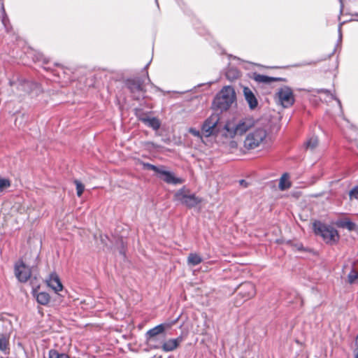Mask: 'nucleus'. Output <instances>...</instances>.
<instances>
[{
	"mask_svg": "<svg viewBox=\"0 0 358 358\" xmlns=\"http://www.w3.org/2000/svg\"><path fill=\"white\" fill-rule=\"evenodd\" d=\"M348 281L350 284H354L356 281H358V272L352 269L348 275Z\"/></svg>",
	"mask_w": 358,
	"mask_h": 358,
	"instance_id": "nucleus-27",
	"label": "nucleus"
},
{
	"mask_svg": "<svg viewBox=\"0 0 358 358\" xmlns=\"http://www.w3.org/2000/svg\"><path fill=\"white\" fill-rule=\"evenodd\" d=\"M318 145V139L316 136H311L308 139V141L305 143V146L306 149H310L311 150H314Z\"/></svg>",
	"mask_w": 358,
	"mask_h": 358,
	"instance_id": "nucleus-25",
	"label": "nucleus"
},
{
	"mask_svg": "<svg viewBox=\"0 0 358 358\" xmlns=\"http://www.w3.org/2000/svg\"><path fill=\"white\" fill-rule=\"evenodd\" d=\"M11 86L13 85H16L17 88H20L21 90L30 93L34 90H38L39 85L37 83L32 82L25 79H18V83L10 82Z\"/></svg>",
	"mask_w": 358,
	"mask_h": 358,
	"instance_id": "nucleus-11",
	"label": "nucleus"
},
{
	"mask_svg": "<svg viewBox=\"0 0 358 358\" xmlns=\"http://www.w3.org/2000/svg\"><path fill=\"white\" fill-rule=\"evenodd\" d=\"M2 10H3V17H2V24H3L6 31L8 32L10 31V22H9L8 16L5 13V10H4L3 7H2Z\"/></svg>",
	"mask_w": 358,
	"mask_h": 358,
	"instance_id": "nucleus-29",
	"label": "nucleus"
},
{
	"mask_svg": "<svg viewBox=\"0 0 358 358\" xmlns=\"http://www.w3.org/2000/svg\"><path fill=\"white\" fill-rule=\"evenodd\" d=\"M313 230L315 234L317 236H321L327 243H335L339 239V235L336 229L320 221H315L313 222Z\"/></svg>",
	"mask_w": 358,
	"mask_h": 358,
	"instance_id": "nucleus-3",
	"label": "nucleus"
},
{
	"mask_svg": "<svg viewBox=\"0 0 358 358\" xmlns=\"http://www.w3.org/2000/svg\"><path fill=\"white\" fill-rule=\"evenodd\" d=\"M239 295L242 296L244 301H247L253 297L256 294L255 287L254 284L246 282L240 285Z\"/></svg>",
	"mask_w": 358,
	"mask_h": 358,
	"instance_id": "nucleus-12",
	"label": "nucleus"
},
{
	"mask_svg": "<svg viewBox=\"0 0 358 358\" xmlns=\"http://www.w3.org/2000/svg\"><path fill=\"white\" fill-rule=\"evenodd\" d=\"M243 93L250 110H255L258 106V101L254 92L248 87H244Z\"/></svg>",
	"mask_w": 358,
	"mask_h": 358,
	"instance_id": "nucleus-13",
	"label": "nucleus"
},
{
	"mask_svg": "<svg viewBox=\"0 0 358 358\" xmlns=\"http://www.w3.org/2000/svg\"><path fill=\"white\" fill-rule=\"evenodd\" d=\"M220 121V117L218 114H212L208 117L203 122L201 130L203 134L206 136L209 137L216 132V127Z\"/></svg>",
	"mask_w": 358,
	"mask_h": 358,
	"instance_id": "nucleus-8",
	"label": "nucleus"
},
{
	"mask_svg": "<svg viewBox=\"0 0 358 358\" xmlns=\"http://www.w3.org/2000/svg\"><path fill=\"white\" fill-rule=\"evenodd\" d=\"M75 184L76 185V192L78 196H81L85 189L84 185L78 180H75Z\"/></svg>",
	"mask_w": 358,
	"mask_h": 358,
	"instance_id": "nucleus-34",
	"label": "nucleus"
},
{
	"mask_svg": "<svg viewBox=\"0 0 358 358\" xmlns=\"http://www.w3.org/2000/svg\"><path fill=\"white\" fill-rule=\"evenodd\" d=\"M227 76L229 79H235L238 78L239 72L235 69H231L227 72Z\"/></svg>",
	"mask_w": 358,
	"mask_h": 358,
	"instance_id": "nucleus-32",
	"label": "nucleus"
},
{
	"mask_svg": "<svg viewBox=\"0 0 358 358\" xmlns=\"http://www.w3.org/2000/svg\"><path fill=\"white\" fill-rule=\"evenodd\" d=\"M339 2H340V4H341L340 13H342L343 10V0H339Z\"/></svg>",
	"mask_w": 358,
	"mask_h": 358,
	"instance_id": "nucleus-40",
	"label": "nucleus"
},
{
	"mask_svg": "<svg viewBox=\"0 0 358 358\" xmlns=\"http://www.w3.org/2000/svg\"><path fill=\"white\" fill-rule=\"evenodd\" d=\"M143 168L147 169L148 170L154 171L155 172H156L157 173H159V171L162 169V167H158V166L151 164L150 163H143Z\"/></svg>",
	"mask_w": 358,
	"mask_h": 358,
	"instance_id": "nucleus-33",
	"label": "nucleus"
},
{
	"mask_svg": "<svg viewBox=\"0 0 358 358\" xmlns=\"http://www.w3.org/2000/svg\"><path fill=\"white\" fill-rule=\"evenodd\" d=\"M31 269L22 261L15 264V275L21 282H26L31 277Z\"/></svg>",
	"mask_w": 358,
	"mask_h": 358,
	"instance_id": "nucleus-10",
	"label": "nucleus"
},
{
	"mask_svg": "<svg viewBox=\"0 0 358 358\" xmlns=\"http://www.w3.org/2000/svg\"><path fill=\"white\" fill-rule=\"evenodd\" d=\"M278 101L284 108L291 106L294 102L292 89L287 86L280 87L276 94Z\"/></svg>",
	"mask_w": 358,
	"mask_h": 358,
	"instance_id": "nucleus-7",
	"label": "nucleus"
},
{
	"mask_svg": "<svg viewBox=\"0 0 358 358\" xmlns=\"http://www.w3.org/2000/svg\"><path fill=\"white\" fill-rule=\"evenodd\" d=\"M183 338L180 336L176 338H170L163 341L162 350L166 352H171L177 349L182 342Z\"/></svg>",
	"mask_w": 358,
	"mask_h": 358,
	"instance_id": "nucleus-15",
	"label": "nucleus"
},
{
	"mask_svg": "<svg viewBox=\"0 0 358 358\" xmlns=\"http://www.w3.org/2000/svg\"><path fill=\"white\" fill-rule=\"evenodd\" d=\"M341 25L342 24H340L339 27H338V32H339V38L341 39Z\"/></svg>",
	"mask_w": 358,
	"mask_h": 358,
	"instance_id": "nucleus-41",
	"label": "nucleus"
},
{
	"mask_svg": "<svg viewBox=\"0 0 358 358\" xmlns=\"http://www.w3.org/2000/svg\"><path fill=\"white\" fill-rule=\"evenodd\" d=\"M36 301L41 305H46L49 303L50 297V295L45 292H41L38 293L34 292Z\"/></svg>",
	"mask_w": 358,
	"mask_h": 358,
	"instance_id": "nucleus-20",
	"label": "nucleus"
},
{
	"mask_svg": "<svg viewBox=\"0 0 358 358\" xmlns=\"http://www.w3.org/2000/svg\"><path fill=\"white\" fill-rule=\"evenodd\" d=\"M8 337L4 334H0V350L4 352V354H8Z\"/></svg>",
	"mask_w": 358,
	"mask_h": 358,
	"instance_id": "nucleus-23",
	"label": "nucleus"
},
{
	"mask_svg": "<svg viewBox=\"0 0 358 358\" xmlns=\"http://www.w3.org/2000/svg\"><path fill=\"white\" fill-rule=\"evenodd\" d=\"M189 132L193 136L198 137L199 138H202V136L201 132L195 128L191 127L189 129Z\"/></svg>",
	"mask_w": 358,
	"mask_h": 358,
	"instance_id": "nucleus-36",
	"label": "nucleus"
},
{
	"mask_svg": "<svg viewBox=\"0 0 358 358\" xmlns=\"http://www.w3.org/2000/svg\"><path fill=\"white\" fill-rule=\"evenodd\" d=\"M278 186L280 190H285L291 186L290 182L288 181V175L287 173L283 174L280 178Z\"/></svg>",
	"mask_w": 358,
	"mask_h": 358,
	"instance_id": "nucleus-24",
	"label": "nucleus"
},
{
	"mask_svg": "<svg viewBox=\"0 0 358 358\" xmlns=\"http://www.w3.org/2000/svg\"><path fill=\"white\" fill-rule=\"evenodd\" d=\"M47 284L55 292L61 291L63 288L59 278L55 273H52L50 275L49 279L47 280Z\"/></svg>",
	"mask_w": 358,
	"mask_h": 358,
	"instance_id": "nucleus-16",
	"label": "nucleus"
},
{
	"mask_svg": "<svg viewBox=\"0 0 358 358\" xmlns=\"http://www.w3.org/2000/svg\"><path fill=\"white\" fill-rule=\"evenodd\" d=\"M143 123L154 130H158L161 126L159 120L157 117H148L143 119Z\"/></svg>",
	"mask_w": 358,
	"mask_h": 358,
	"instance_id": "nucleus-21",
	"label": "nucleus"
},
{
	"mask_svg": "<svg viewBox=\"0 0 358 358\" xmlns=\"http://www.w3.org/2000/svg\"><path fill=\"white\" fill-rule=\"evenodd\" d=\"M143 83L144 81L139 78L131 79L127 81L126 85L127 88L133 94L134 98L136 100L144 98L145 90L144 89Z\"/></svg>",
	"mask_w": 358,
	"mask_h": 358,
	"instance_id": "nucleus-6",
	"label": "nucleus"
},
{
	"mask_svg": "<svg viewBox=\"0 0 358 358\" xmlns=\"http://www.w3.org/2000/svg\"><path fill=\"white\" fill-rule=\"evenodd\" d=\"M145 145H147V147H148V148H150H150H155V149H156V148H159V145H158L155 144V143H153V142H150V141L146 142V143H145Z\"/></svg>",
	"mask_w": 358,
	"mask_h": 358,
	"instance_id": "nucleus-37",
	"label": "nucleus"
},
{
	"mask_svg": "<svg viewBox=\"0 0 358 358\" xmlns=\"http://www.w3.org/2000/svg\"><path fill=\"white\" fill-rule=\"evenodd\" d=\"M253 78L255 81H257L258 83H266V84L271 83V82L280 80V78L269 77L267 76L258 74L256 73H254Z\"/></svg>",
	"mask_w": 358,
	"mask_h": 358,
	"instance_id": "nucleus-18",
	"label": "nucleus"
},
{
	"mask_svg": "<svg viewBox=\"0 0 358 358\" xmlns=\"http://www.w3.org/2000/svg\"><path fill=\"white\" fill-rule=\"evenodd\" d=\"M317 92L319 93H322H322L326 94L328 96L330 97L331 99L336 100V101L338 102V104L339 105V107L341 108H342L341 101L338 99H337L333 94H331L329 90H324V89H320Z\"/></svg>",
	"mask_w": 358,
	"mask_h": 358,
	"instance_id": "nucleus-30",
	"label": "nucleus"
},
{
	"mask_svg": "<svg viewBox=\"0 0 358 358\" xmlns=\"http://www.w3.org/2000/svg\"><path fill=\"white\" fill-rule=\"evenodd\" d=\"M336 224L340 228H345L349 231L355 230L356 227V224L349 219L338 220L336 222Z\"/></svg>",
	"mask_w": 358,
	"mask_h": 358,
	"instance_id": "nucleus-17",
	"label": "nucleus"
},
{
	"mask_svg": "<svg viewBox=\"0 0 358 358\" xmlns=\"http://www.w3.org/2000/svg\"><path fill=\"white\" fill-rule=\"evenodd\" d=\"M174 198L189 208L195 207L202 201L200 197L196 196L194 194H190L189 190L186 189L185 187L178 189L176 192Z\"/></svg>",
	"mask_w": 358,
	"mask_h": 358,
	"instance_id": "nucleus-5",
	"label": "nucleus"
},
{
	"mask_svg": "<svg viewBox=\"0 0 358 358\" xmlns=\"http://www.w3.org/2000/svg\"><path fill=\"white\" fill-rule=\"evenodd\" d=\"M239 182H240V184H241V185H243V186H245V187H247V184H248V183H247V182H246L245 180H241L239 181Z\"/></svg>",
	"mask_w": 358,
	"mask_h": 358,
	"instance_id": "nucleus-38",
	"label": "nucleus"
},
{
	"mask_svg": "<svg viewBox=\"0 0 358 358\" xmlns=\"http://www.w3.org/2000/svg\"><path fill=\"white\" fill-rule=\"evenodd\" d=\"M349 196L350 199H358V186L355 187L350 191Z\"/></svg>",
	"mask_w": 358,
	"mask_h": 358,
	"instance_id": "nucleus-35",
	"label": "nucleus"
},
{
	"mask_svg": "<svg viewBox=\"0 0 358 358\" xmlns=\"http://www.w3.org/2000/svg\"><path fill=\"white\" fill-rule=\"evenodd\" d=\"M135 115L137 119L141 121L143 123V119H147L148 117L146 113H145L142 109H135Z\"/></svg>",
	"mask_w": 358,
	"mask_h": 358,
	"instance_id": "nucleus-28",
	"label": "nucleus"
},
{
	"mask_svg": "<svg viewBox=\"0 0 358 358\" xmlns=\"http://www.w3.org/2000/svg\"><path fill=\"white\" fill-rule=\"evenodd\" d=\"M159 174H160V178L168 184L177 185L183 182L182 179L176 177L171 171H165L163 167H162Z\"/></svg>",
	"mask_w": 358,
	"mask_h": 358,
	"instance_id": "nucleus-14",
	"label": "nucleus"
},
{
	"mask_svg": "<svg viewBox=\"0 0 358 358\" xmlns=\"http://www.w3.org/2000/svg\"><path fill=\"white\" fill-rule=\"evenodd\" d=\"M236 99L234 87L231 86L224 87L215 97L213 106L215 109L221 112L227 110L235 103Z\"/></svg>",
	"mask_w": 358,
	"mask_h": 358,
	"instance_id": "nucleus-2",
	"label": "nucleus"
},
{
	"mask_svg": "<svg viewBox=\"0 0 358 358\" xmlns=\"http://www.w3.org/2000/svg\"><path fill=\"white\" fill-rule=\"evenodd\" d=\"M155 1H156V2H157V0H155Z\"/></svg>",
	"mask_w": 358,
	"mask_h": 358,
	"instance_id": "nucleus-43",
	"label": "nucleus"
},
{
	"mask_svg": "<svg viewBox=\"0 0 358 358\" xmlns=\"http://www.w3.org/2000/svg\"><path fill=\"white\" fill-rule=\"evenodd\" d=\"M267 131L264 127H258L250 131L244 140V148L247 150H253L258 148L265 140Z\"/></svg>",
	"mask_w": 358,
	"mask_h": 358,
	"instance_id": "nucleus-4",
	"label": "nucleus"
},
{
	"mask_svg": "<svg viewBox=\"0 0 358 358\" xmlns=\"http://www.w3.org/2000/svg\"><path fill=\"white\" fill-rule=\"evenodd\" d=\"M355 346H356V348H358V335L357 336V338H356Z\"/></svg>",
	"mask_w": 358,
	"mask_h": 358,
	"instance_id": "nucleus-42",
	"label": "nucleus"
},
{
	"mask_svg": "<svg viewBox=\"0 0 358 358\" xmlns=\"http://www.w3.org/2000/svg\"><path fill=\"white\" fill-rule=\"evenodd\" d=\"M48 358H70L65 353H60L55 349H51L48 352Z\"/></svg>",
	"mask_w": 358,
	"mask_h": 358,
	"instance_id": "nucleus-26",
	"label": "nucleus"
},
{
	"mask_svg": "<svg viewBox=\"0 0 358 358\" xmlns=\"http://www.w3.org/2000/svg\"><path fill=\"white\" fill-rule=\"evenodd\" d=\"M179 318L180 316L171 322H164L150 329L145 333V338L153 340V338H160L159 335L164 333L167 329H169L172 325L175 324L178 321Z\"/></svg>",
	"mask_w": 358,
	"mask_h": 358,
	"instance_id": "nucleus-9",
	"label": "nucleus"
},
{
	"mask_svg": "<svg viewBox=\"0 0 358 358\" xmlns=\"http://www.w3.org/2000/svg\"><path fill=\"white\" fill-rule=\"evenodd\" d=\"M202 258L196 253H190L187 257V264L189 266H197L202 262Z\"/></svg>",
	"mask_w": 358,
	"mask_h": 358,
	"instance_id": "nucleus-22",
	"label": "nucleus"
},
{
	"mask_svg": "<svg viewBox=\"0 0 358 358\" xmlns=\"http://www.w3.org/2000/svg\"><path fill=\"white\" fill-rule=\"evenodd\" d=\"M355 358H358V348H355L354 350Z\"/></svg>",
	"mask_w": 358,
	"mask_h": 358,
	"instance_id": "nucleus-39",
	"label": "nucleus"
},
{
	"mask_svg": "<svg viewBox=\"0 0 358 358\" xmlns=\"http://www.w3.org/2000/svg\"><path fill=\"white\" fill-rule=\"evenodd\" d=\"M255 126V120L250 116L236 121H229L224 126V136L229 138L241 136Z\"/></svg>",
	"mask_w": 358,
	"mask_h": 358,
	"instance_id": "nucleus-1",
	"label": "nucleus"
},
{
	"mask_svg": "<svg viewBox=\"0 0 358 358\" xmlns=\"http://www.w3.org/2000/svg\"><path fill=\"white\" fill-rule=\"evenodd\" d=\"M10 186V182L6 178H0V192Z\"/></svg>",
	"mask_w": 358,
	"mask_h": 358,
	"instance_id": "nucleus-31",
	"label": "nucleus"
},
{
	"mask_svg": "<svg viewBox=\"0 0 358 358\" xmlns=\"http://www.w3.org/2000/svg\"><path fill=\"white\" fill-rule=\"evenodd\" d=\"M164 338V336H163L162 338H153V340H150V338H145V341L148 345H149L151 348L162 350Z\"/></svg>",
	"mask_w": 358,
	"mask_h": 358,
	"instance_id": "nucleus-19",
	"label": "nucleus"
}]
</instances>
